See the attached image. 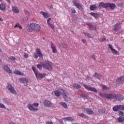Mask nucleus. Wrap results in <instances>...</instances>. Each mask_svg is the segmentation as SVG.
<instances>
[{"label":"nucleus","instance_id":"obj_1","mask_svg":"<svg viewBox=\"0 0 124 124\" xmlns=\"http://www.w3.org/2000/svg\"><path fill=\"white\" fill-rule=\"evenodd\" d=\"M99 95H100L101 97L107 98V99H109L110 100L114 101V102H116V101H121L122 100H124V95L120 94L110 93L107 94L104 93H102L101 92H99Z\"/></svg>","mask_w":124,"mask_h":124},{"label":"nucleus","instance_id":"obj_2","mask_svg":"<svg viewBox=\"0 0 124 124\" xmlns=\"http://www.w3.org/2000/svg\"><path fill=\"white\" fill-rule=\"evenodd\" d=\"M32 69L34 73V74L38 80H42L43 78H45L46 76V73H40L37 71V69L35 68V67L33 66L32 67Z\"/></svg>","mask_w":124,"mask_h":124},{"label":"nucleus","instance_id":"obj_3","mask_svg":"<svg viewBox=\"0 0 124 124\" xmlns=\"http://www.w3.org/2000/svg\"><path fill=\"white\" fill-rule=\"evenodd\" d=\"M41 64L42 65L43 68L46 69V70H48L49 71L53 69V65L54 64L53 62L50 61H46L45 62H42Z\"/></svg>","mask_w":124,"mask_h":124},{"label":"nucleus","instance_id":"obj_4","mask_svg":"<svg viewBox=\"0 0 124 124\" xmlns=\"http://www.w3.org/2000/svg\"><path fill=\"white\" fill-rule=\"evenodd\" d=\"M39 104L37 103H34L31 105V104H28L27 105V108H28L30 111H31L32 112H36V111H38V108H34V107H38Z\"/></svg>","mask_w":124,"mask_h":124},{"label":"nucleus","instance_id":"obj_5","mask_svg":"<svg viewBox=\"0 0 124 124\" xmlns=\"http://www.w3.org/2000/svg\"><path fill=\"white\" fill-rule=\"evenodd\" d=\"M64 92V91L62 89H59L57 90H55L53 91L51 93L52 95H54L55 96H57V97H60L62 93Z\"/></svg>","mask_w":124,"mask_h":124},{"label":"nucleus","instance_id":"obj_6","mask_svg":"<svg viewBox=\"0 0 124 124\" xmlns=\"http://www.w3.org/2000/svg\"><path fill=\"white\" fill-rule=\"evenodd\" d=\"M36 53H35L34 55V59H38V57L40 59H43V54L41 53V50L40 49L37 48L36 50Z\"/></svg>","mask_w":124,"mask_h":124},{"label":"nucleus","instance_id":"obj_7","mask_svg":"<svg viewBox=\"0 0 124 124\" xmlns=\"http://www.w3.org/2000/svg\"><path fill=\"white\" fill-rule=\"evenodd\" d=\"M7 89L13 94H15L16 95L17 94V92H16L15 88H14V87H13L11 84L8 83L7 85Z\"/></svg>","mask_w":124,"mask_h":124},{"label":"nucleus","instance_id":"obj_8","mask_svg":"<svg viewBox=\"0 0 124 124\" xmlns=\"http://www.w3.org/2000/svg\"><path fill=\"white\" fill-rule=\"evenodd\" d=\"M31 28L33 31H39L41 29V27L39 24H37L36 23H32L31 25Z\"/></svg>","mask_w":124,"mask_h":124},{"label":"nucleus","instance_id":"obj_9","mask_svg":"<svg viewBox=\"0 0 124 124\" xmlns=\"http://www.w3.org/2000/svg\"><path fill=\"white\" fill-rule=\"evenodd\" d=\"M83 87L87 90V91H89L90 92H93V93H97V90L96 89L93 88V87H91L88 86V85L83 84Z\"/></svg>","mask_w":124,"mask_h":124},{"label":"nucleus","instance_id":"obj_10","mask_svg":"<svg viewBox=\"0 0 124 124\" xmlns=\"http://www.w3.org/2000/svg\"><path fill=\"white\" fill-rule=\"evenodd\" d=\"M112 109L115 112H117L119 111V110H123L124 111V105H116Z\"/></svg>","mask_w":124,"mask_h":124},{"label":"nucleus","instance_id":"obj_11","mask_svg":"<svg viewBox=\"0 0 124 124\" xmlns=\"http://www.w3.org/2000/svg\"><path fill=\"white\" fill-rule=\"evenodd\" d=\"M124 83V77H121L120 78H118L116 82V84L117 86H120V85H123Z\"/></svg>","mask_w":124,"mask_h":124},{"label":"nucleus","instance_id":"obj_12","mask_svg":"<svg viewBox=\"0 0 124 124\" xmlns=\"http://www.w3.org/2000/svg\"><path fill=\"white\" fill-rule=\"evenodd\" d=\"M116 7H117V6L115 3H111L110 2L108 3L107 8H109L111 10H114Z\"/></svg>","mask_w":124,"mask_h":124},{"label":"nucleus","instance_id":"obj_13","mask_svg":"<svg viewBox=\"0 0 124 124\" xmlns=\"http://www.w3.org/2000/svg\"><path fill=\"white\" fill-rule=\"evenodd\" d=\"M73 3L74 5H75V6L77 7V8H78V9H79V10H83V7H82V5L77 3V1H76V0H74Z\"/></svg>","mask_w":124,"mask_h":124},{"label":"nucleus","instance_id":"obj_14","mask_svg":"<svg viewBox=\"0 0 124 124\" xmlns=\"http://www.w3.org/2000/svg\"><path fill=\"white\" fill-rule=\"evenodd\" d=\"M43 104L46 107H52L53 106V103L49 101L45 100L43 102Z\"/></svg>","mask_w":124,"mask_h":124},{"label":"nucleus","instance_id":"obj_15","mask_svg":"<svg viewBox=\"0 0 124 124\" xmlns=\"http://www.w3.org/2000/svg\"><path fill=\"white\" fill-rule=\"evenodd\" d=\"M3 68L4 71H5L6 72H7V73H9V74L12 73V71L10 70V68H9V67H8V66L6 65H4L3 66Z\"/></svg>","mask_w":124,"mask_h":124},{"label":"nucleus","instance_id":"obj_16","mask_svg":"<svg viewBox=\"0 0 124 124\" xmlns=\"http://www.w3.org/2000/svg\"><path fill=\"white\" fill-rule=\"evenodd\" d=\"M108 3H104L103 2H101L99 3V4L98 6V8H101L103 7L104 8L107 9Z\"/></svg>","mask_w":124,"mask_h":124},{"label":"nucleus","instance_id":"obj_17","mask_svg":"<svg viewBox=\"0 0 124 124\" xmlns=\"http://www.w3.org/2000/svg\"><path fill=\"white\" fill-rule=\"evenodd\" d=\"M51 20H52V18H48L47 20V23L49 27H50V28L52 29V30H55V26L53 24L51 23V22H50Z\"/></svg>","mask_w":124,"mask_h":124},{"label":"nucleus","instance_id":"obj_18","mask_svg":"<svg viewBox=\"0 0 124 124\" xmlns=\"http://www.w3.org/2000/svg\"><path fill=\"white\" fill-rule=\"evenodd\" d=\"M87 26H89L90 29H91L92 31H95L97 27L96 26L93 25L92 23H89L87 24Z\"/></svg>","mask_w":124,"mask_h":124},{"label":"nucleus","instance_id":"obj_19","mask_svg":"<svg viewBox=\"0 0 124 124\" xmlns=\"http://www.w3.org/2000/svg\"><path fill=\"white\" fill-rule=\"evenodd\" d=\"M40 14H41L42 15H43V17L44 18H46V19H48V18H49V17H50V15H49V14L48 13H46L43 11H41L40 12Z\"/></svg>","mask_w":124,"mask_h":124},{"label":"nucleus","instance_id":"obj_20","mask_svg":"<svg viewBox=\"0 0 124 124\" xmlns=\"http://www.w3.org/2000/svg\"><path fill=\"white\" fill-rule=\"evenodd\" d=\"M51 48L52 50V53L56 54L57 53V47H56V46L53 43H51Z\"/></svg>","mask_w":124,"mask_h":124},{"label":"nucleus","instance_id":"obj_21","mask_svg":"<svg viewBox=\"0 0 124 124\" xmlns=\"http://www.w3.org/2000/svg\"><path fill=\"white\" fill-rule=\"evenodd\" d=\"M84 111H86V113L88 114V115H93V111L91 108H84Z\"/></svg>","mask_w":124,"mask_h":124},{"label":"nucleus","instance_id":"obj_22","mask_svg":"<svg viewBox=\"0 0 124 124\" xmlns=\"http://www.w3.org/2000/svg\"><path fill=\"white\" fill-rule=\"evenodd\" d=\"M6 7V5H5V4L4 3H1L0 4V10H1V11H5V10H6V9H5V8Z\"/></svg>","mask_w":124,"mask_h":124},{"label":"nucleus","instance_id":"obj_23","mask_svg":"<svg viewBox=\"0 0 124 124\" xmlns=\"http://www.w3.org/2000/svg\"><path fill=\"white\" fill-rule=\"evenodd\" d=\"M12 10L14 13H15L16 14H17L20 12L19 8H18L17 7H13Z\"/></svg>","mask_w":124,"mask_h":124},{"label":"nucleus","instance_id":"obj_24","mask_svg":"<svg viewBox=\"0 0 124 124\" xmlns=\"http://www.w3.org/2000/svg\"><path fill=\"white\" fill-rule=\"evenodd\" d=\"M20 83H29V79L26 78H22L20 79Z\"/></svg>","mask_w":124,"mask_h":124},{"label":"nucleus","instance_id":"obj_25","mask_svg":"<svg viewBox=\"0 0 124 124\" xmlns=\"http://www.w3.org/2000/svg\"><path fill=\"white\" fill-rule=\"evenodd\" d=\"M14 74H17V75H20L21 76H24V74L23 73H21L19 70H14Z\"/></svg>","mask_w":124,"mask_h":124},{"label":"nucleus","instance_id":"obj_26","mask_svg":"<svg viewBox=\"0 0 124 124\" xmlns=\"http://www.w3.org/2000/svg\"><path fill=\"white\" fill-rule=\"evenodd\" d=\"M90 10L93 11V10H97L98 7L96 5H91L90 7Z\"/></svg>","mask_w":124,"mask_h":124},{"label":"nucleus","instance_id":"obj_27","mask_svg":"<svg viewBox=\"0 0 124 124\" xmlns=\"http://www.w3.org/2000/svg\"><path fill=\"white\" fill-rule=\"evenodd\" d=\"M26 29L28 31H32L33 29L32 27H31V23L30 25H27Z\"/></svg>","mask_w":124,"mask_h":124},{"label":"nucleus","instance_id":"obj_28","mask_svg":"<svg viewBox=\"0 0 124 124\" xmlns=\"http://www.w3.org/2000/svg\"><path fill=\"white\" fill-rule=\"evenodd\" d=\"M93 77H95V78H96L97 79H100L101 78L102 76L101 75L98 74L97 73H95L93 75Z\"/></svg>","mask_w":124,"mask_h":124},{"label":"nucleus","instance_id":"obj_29","mask_svg":"<svg viewBox=\"0 0 124 124\" xmlns=\"http://www.w3.org/2000/svg\"><path fill=\"white\" fill-rule=\"evenodd\" d=\"M63 120H65L67 122H73L74 119L71 117H65L63 118Z\"/></svg>","mask_w":124,"mask_h":124},{"label":"nucleus","instance_id":"obj_30","mask_svg":"<svg viewBox=\"0 0 124 124\" xmlns=\"http://www.w3.org/2000/svg\"><path fill=\"white\" fill-rule=\"evenodd\" d=\"M121 29V25L120 24H116L114 28V31H119Z\"/></svg>","mask_w":124,"mask_h":124},{"label":"nucleus","instance_id":"obj_31","mask_svg":"<svg viewBox=\"0 0 124 124\" xmlns=\"http://www.w3.org/2000/svg\"><path fill=\"white\" fill-rule=\"evenodd\" d=\"M73 88L74 89H76L77 90H78V89H81V85H80L79 84L76 83L73 86Z\"/></svg>","mask_w":124,"mask_h":124},{"label":"nucleus","instance_id":"obj_32","mask_svg":"<svg viewBox=\"0 0 124 124\" xmlns=\"http://www.w3.org/2000/svg\"><path fill=\"white\" fill-rule=\"evenodd\" d=\"M90 14L92 15V16H93L94 18H95V19H97V18L99 17V15L96 13H91Z\"/></svg>","mask_w":124,"mask_h":124},{"label":"nucleus","instance_id":"obj_33","mask_svg":"<svg viewBox=\"0 0 124 124\" xmlns=\"http://www.w3.org/2000/svg\"><path fill=\"white\" fill-rule=\"evenodd\" d=\"M59 46L61 48H66L67 47V45H66V44H63L62 43H60Z\"/></svg>","mask_w":124,"mask_h":124},{"label":"nucleus","instance_id":"obj_34","mask_svg":"<svg viewBox=\"0 0 124 124\" xmlns=\"http://www.w3.org/2000/svg\"><path fill=\"white\" fill-rule=\"evenodd\" d=\"M83 34H85L86 36H87V37H89V38H93V36L91 34H90V33L84 32Z\"/></svg>","mask_w":124,"mask_h":124},{"label":"nucleus","instance_id":"obj_35","mask_svg":"<svg viewBox=\"0 0 124 124\" xmlns=\"http://www.w3.org/2000/svg\"><path fill=\"white\" fill-rule=\"evenodd\" d=\"M28 20H29L28 17H24L22 19L21 22L22 24H25V23H27V22H28Z\"/></svg>","mask_w":124,"mask_h":124},{"label":"nucleus","instance_id":"obj_36","mask_svg":"<svg viewBox=\"0 0 124 124\" xmlns=\"http://www.w3.org/2000/svg\"><path fill=\"white\" fill-rule=\"evenodd\" d=\"M60 104L62 105V106H63L64 108H65V109H67V104H66V103L62 102H61Z\"/></svg>","mask_w":124,"mask_h":124},{"label":"nucleus","instance_id":"obj_37","mask_svg":"<svg viewBox=\"0 0 124 124\" xmlns=\"http://www.w3.org/2000/svg\"><path fill=\"white\" fill-rule=\"evenodd\" d=\"M111 51L112 54H113L114 55H118V54L119 53V52L114 48Z\"/></svg>","mask_w":124,"mask_h":124},{"label":"nucleus","instance_id":"obj_38","mask_svg":"<svg viewBox=\"0 0 124 124\" xmlns=\"http://www.w3.org/2000/svg\"><path fill=\"white\" fill-rule=\"evenodd\" d=\"M16 28H19V29H20V30H22V26H20L19 23H17L15 25V26L14 27V29H16Z\"/></svg>","mask_w":124,"mask_h":124},{"label":"nucleus","instance_id":"obj_39","mask_svg":"<svg viewBox=\"0 0 124 124\" xmlns=\"http://www.w3.org/2000/svg\"><path fill=\"white\" fill-rule=\"evenodd\" d=\"M117 121H118V122H119V123H124V118H122L121 117H119L117 119Z\"/></svg>","mask_w":124,"mask_h":124},{"label":"nucleus","instance_id":"obj_40","mask_svg":"<svg viewBox=\"0 0 124 124\" xmlns=\"http://www.w3.org/2000/svg\"><path fill=\"white\" fill-rule=\"evenodd\" d=\"M37 68H38V69H39L40 70H42V67H43V66H42V65L41 64H38L37 65Z\"/></svg>","mask_w":124,"mask_h":124},{"label":"nucleus","instance_id":"obj_41","mask_svg":"<svg viewBox=\"0 0 124 124\" xmlns=\"http://www.w3.org/2000/svg\"><path fill=\"white\" fill-rule=\"evenodd\" d=\"M0 108H1L2 109H5L6 107L4 104L0 102Z\"/></svg>","mask_w":124,"mask_h":124},{"label":"nucleus","instance_id":"obj_42","mask_svg":"<svg viewBox=\"0 0 124 124\" xmlns=\"http://www.w3.org/2000/svg\"><path fill=\"white\" fill-rule=\"evenodd\" d=\"M102 89L103 90H105V91H109V88H108V87L106 86V85H103Z\"/></svg>","mask_w":124,"mask_h":124},{"label":"nucleus","instance_id":"obj_43","mask_svg":"<svg viewBox=\"0 0 124 124\" xmlns=\"http://www.w3.org/2000/svg\"><path fill=\"white\" fill-rule=\"evenodd\" d=\"M98 112L99 114H104V113H105V110L104 109H101L98 110Z\"/></svg>","mask_w":124,"mask_h":124},{"label":"nucleus","instance_id":"obj_44","mask_svg":"<svg viewBox=\"0 0 124 124\" xmlns=\"http://www.w3.org/2000/svg\"><path fill=\"white\" fill-rule=\"evenodd\" d=\"M61 95H63V96H64V98H65L66 97V96H67V93L64 91V92Z\"/></svg>","mask_w":124,"mask_h":124},{"label":"nucleus","instance_id":"obj_45","mask_svg":"<svg viewBox=\"0 0 124 124\" xmlns=\"http://www.w3.org/2000/svg\"><path fill=\"white\" fill-rule=\"evenodd\" d=\"M78 116H79V117H81L82 118H86V115L84 114L83 113H79Z\"/></svg>","mask_w":124,"mask_h":124},{"label":"nucleus","instance_id":"obj_46","mask_svg":"<svg viewBox=\"0 0 124 124\" xmlns=\"http://www.w3.org/2000/svg\"><path fill=\"white\" fill-rule=\"evenodd\" d=\"M119 115L120 117H123L124 116V112L122 111H119Z\"/></svg>","mask_w":124,"mask_h":124},{"label":"nucleus","instance_id":"obj_47","mask_svg":"<svg viewBox=\"0 0 124 124\" xmlns=\"http://www.w3.org/2000/svg\"><path fill=\"white\" fill-rule=\"evenodd\" d=\"M108 47L109 48V49H111V51H112L114 48H113V46H112V45L109 44L108 45Z\"/></svg>","mask_w":124,"mask_h":124},{"label":"nucleus","instance_id":"obj_48","mask_svg":"<svg viewBox=\"0 0 124 124\" xmlns=\"http://www.w3.org/2000/svg\"><path fill=\"white\" fill-rule=\"evenodd\" d=\"M105 40H106V37H105L103 38L102 39H101L100 40V41H101V42H103L105 41Z\"/></svg>","mask_w":124,"mask_h":124},{"label":"nucleus","instance_id":"obj_49","mask_svg":"<svg viewBox=\"0 0 124 124\" xmlns=\"http://www.w3.org/2000/svg\"><path fill=\"white\" fill-rule=\"evenodd\" d=\"M81 97H82L83 98H87V96L85 94H83L81 95Z\"/></svg>","mask_w":124,"mask_h":124},{"label":"nucleus","instance_id":"obj_50","mask_svg":"<svg viewBox=\"0 0 124 124\" xmlns=\"http://www.w3.org/2000/svg\"><path fill=\"white\" fill-rule=\"evenodd\" d=\"M71 11L72 13H76V10L74 8L71 9Z\"/></svg>","mask_w":124,"mask_h":124},{"label":"nucleus","instance_id":"obj_51","mask_svg":"<svg viewBox=\"0 0 124 124\" xmlns=\"http://www.w3.org/2000/svg\"><path fill=\"white\" fill-rule=\"evenodd\" d=\"M28 57H29V55H28V54L27 53H25L24 55V58H25V59H27V58H28Z\"/></svg>","mask_w":124,"mask_h":124},{"label":"nucleus","instance_id":"obj_52","mask_svg":"<svg viewBox=\"0 0 124 124\" xmlns=\"http://www.w3.org/2000/svg\"><path fill=\"white\" fill-rule=\"evenodd\" d=\"M11 60H12V61H15V60H16V58L14 57H11Z\"/></svg>","mask_w":124,"mask_h":124},{"label":"nucleus","instance_id":"obj_53","mask_svg":"<svg viewBox=\"0 0 124 124\" xmlns=\"http://www.w3.org/2000/svg\"><path fill=\"white\" fill-rule=\"evenodd\" d=\"M91 57L93 58V60L95 61V60H96L95 56L94 55H92Z\"/></svg>","mask_w":124,"mask_h":124},{"label":"nucleus","instance_id":"obj_54","mask_svg":"<svg viewBox=\"0 0 124 124\" xmlns=\"http://www.w3.org/2000/svg\"><path fill=\"white\" fill-rule=\"evenodd\" d=\"M46 124H53V122H46Z\"/></svg>","mask_w":124,"mask_h":124},{"label":"nucleus","instance_id":"obj_55","mask_svg":"<svg viewBox=\"0 0 124 124\" xmlns=\"http://www.w3.org/2000/svg\"><path fill=\"white\" fill-rule=\"evenodd\" d=\"M82 42H83V43H86V40H85V39H82Z\"/></svg>","mask_w":124,"mask_h":124},{"label":"nucleus","instance_id":"obj_56","mask_svg":"<svg viewBox=\"0 0 124 124\" xmlns=\"http://www.w3.org/2000/svg\"><path fill=\"white\" fill-rule=\"evenodd\" d=\"M6 1H7V2H8V3H10V0H6Z\"/></svg>","mask_w":124,"mask_h":124},{"label":"nucleus","instance_id":"obj_57","mask_svg":"<svg viewBox=\"0 0 124 124\" xmlns=\"http://www.w3.org/2000/svg\"><path fill=\"white\" fill-rule=\"evenodd\" d=\"M49 8H50V9L53 8V5H51V6L49 7Z\"/></svg>","mask_w":124,"mask_h":124},{"label":"nucleus","instance_id":"obj_58","mask_svg":"<svg viewBox=\"0 0 124 124\" xmlns=\"http://www.w3.org/2000/svg\"><path fill=\"white\" fill-rule=\"evenodd\" d=\"M6 100H7V98L3 99V101H6Z\"/></svg>","mask_w":124,"mask_h":124},{"label":"nucleus","instance_id":"obj_59","mask_svg":"<svg viewBox=\"0 0 124 124\" xmlns=\"http://www.w3.org/2000/svg\"><path fill=\"white\" fill-rule=\"evenodd\" d=\"M0 21H2V19H1V18L0 17Z\"/></svg>","mask_w":124,"mask_h":124},{"label":"nucleus","instance_id":"obj_60","mask_svg":"<svg viewBox=\"0 0 124 124\" xmlns=\"http://www.w3.org/2000/svg\"><path fill=\"white\" fill-rule=\"evenodd\" d=\"M87 78H90V76H88L87 77Z\"/></svg>","mask_w":124,"mask_h":124},{"label":"nucleus","instance_id":"obj_61","mask_svg":"<svg viewBox=\"0 0 124 124\" xmlns=\"http://www.w3.org/2000/svg\"><path fill=\"white\" fill-rule=\"evenodd\" d=\"M0 52H1V49H0Z\"/></svg>","mask_w":124,"mask_h":124},{"label":"nucleus","instance_id":"obj_62","mask_svg":"<svg viewBox=\"0 0 124 124\" xmlns=\"http://www.w3.org/2000/svg\"><path fill=\"white\" fill-rule=\"evenodd\" d=\"M0 62H1V60L0 59Z\"/></svg>","mask_w":124,"mask_h":124},{"label":"nucleus","instance_id":"obj_63","mask_svg":"<svg viewBox=\"0 0 124 124\" xmlns=\"http://www.w3.org/2000/svg\"><path fill=\"white\" fill-rule=\"evenodd\" d=\"M2 0H0V1H1Z\"/></svg>","mask_w":124,"mask_h":124}]
</instances>
